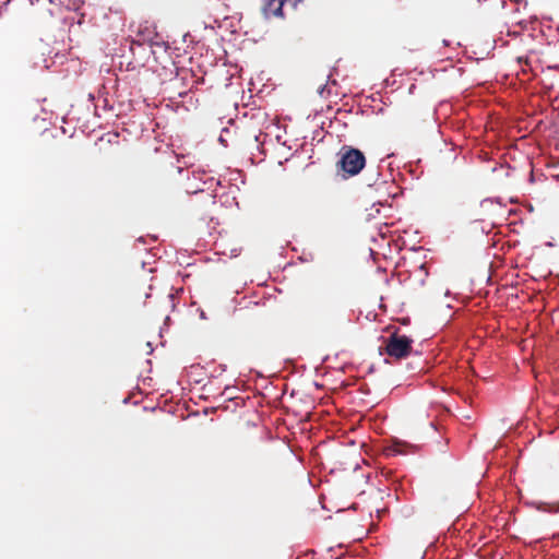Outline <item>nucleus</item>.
I'll list each match as a JSON object with an SVG mask.
<instances>
[{
	"instance_id": "nucleus-1",
	"label": "nucleus",
	"mask_w": 559,
	"mask_h": 559,
	"mask_svg": "<svg viewBox=\"0 0 559 559\" xmlns=\"http://www.w3.org/2000/svg\"><path fill=\"white\" fill-rule=\"evenodd\" d=\"M338 155L340 159L336 163V168L344 178L358 175L366 165V157L358 148L344 145Z\"/></svg>"
},
{
	"instance_id": "nucleus-2",
	"label": "nucleus",
	"mask_w": 559,
	"mask_h": 559,
	"mask_svg": "<svg viewBox=\"0 0 559 559\" xmlns=\"http://www.w3.org/2000/svg\"><path fill=\"white\" fill-rule=\"evenodd\" d=\"M412 344L411 337L394 332L385 340V353L395 359L406 358L412 352Z\"/></svg>"
},
{
	"instance_id": "nucleus-3",
	"label": "nucleus",
	"mask_w": 559,
	"mask_h": 559,
	"mask_svg": "<svg viewBox=\"0 0 559 559\" xmlns=\"http://www.w3.org/2000/svg\"><path fill=\"white\" fill-rule=\"evenodd\" d=\"M288 4L295 7L296 0H263L261 10L266 19L272 16L284 17V8Z\"/></svg>"
},
{
	"instance_id": "nucleus-4",
	"label": "nucleus",
	"mask_w": 559,
	"mask_h": 559,
	"mask_svg": "<svg viewBox=\"0 0 559 559\" xmlns=\"http://www.w3.org/2000/svg\"><path fill=\"white\" fill-rule=\"evenodd\" d=\"M200 218L205 221L206 218H209V214L205 213V214L201 215Z\"/></svg>"
},
{
	"instance_id": "nucleus-5",
	"label": "nucleus",
	"mask_w": 559,
	"mask_h": 559,
	"mask_svg": "<svg viewBox=\"0 0 559 559\" xmlns=\"http://www.w3.org/2000/svg\"><path fill=\"white\" fill-rule=\"evenodd\" d=\"M210 202H211L212 205L215 204V201H213L212 199H210Z\"/></svg>"
}]
</instances>
